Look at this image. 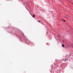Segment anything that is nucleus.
<instances>
[{"mask_svg":"<svg viewBox=\"0 0 73 73\" xmlns=\"http://www.w3.org/2000/svg\"><path fill=\"white\" fill-rule=\"evenodd\" d=\"M62 46H63V47H64V46H65L64 45V44H62Z\"/></svg>","mask_w":73,"mask_h":73,"instance_id":"f257e3e1","label":"nucleus"},{"mask_svg":"<svg viewBox=\"0 0 73 73\" xmlns=\"http://www.w3.org/2000/svg\"><path fill=\"white\" fill-rule=\"evenodd\" d=\"M33 17H35V15H33Z\"/></svg>","mask_w":73,"mask_h":73,"instance_id":"f03ea898","label":"nucleus"},{"mask_svg":"<svg viewBox=\"0 0 73 73\" xmlns=\"http://www.w3.org/2000/svg\"><path fill=\"white\" fill-rule=\"evenodd\" d=\"M63 21H64V22H65V20H63Z\"/></svg>","mask_w":73,"mask_h":73,"instance_id":"7ed1b4c3","label":"nucleus"},{"mask_svg":"<svg viewBox=\"0 0 73 73\" xmlns=\"http://www.w3.org/2000/svg\"><path fill=\"white\" fill-rule=\"evenodd\" d=\"M39 23H40V20H39Z\"/></svg>","mask_w":73,"mask_h":73,"instance_id":"20e7f679","label":"nucleus"},{"mask_svg":"<svg viewBox=\"0 0 73 73\" xmlns=\"http://www.w3.org/2000/svg\"><path fill=\"white\" fill-rule=\"evenodd\" d=\"M65 60H66V59H65Z\"/></svg>","mask_w":73,"mask_h":73,"instance_id":"39448f33","label":"nucleus"},{"mask_svg":"<svg viewBox=\"0 0 73 73\" xmlns=\"http://www.w3.org/2000/svg\"><path fill=\"white\" fill-rule=\"evenodd\" d=\"M65 62L66 61L65 60Z\"/></svg>","mask_w":73,"mask_h":73,"instance_id":"423d86ee","label":"nucleus"}]
</instances>
